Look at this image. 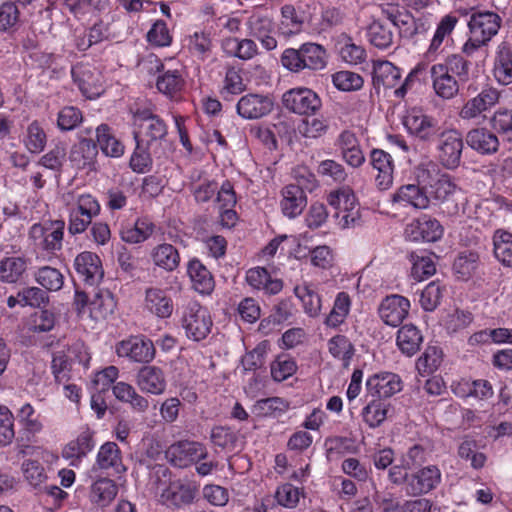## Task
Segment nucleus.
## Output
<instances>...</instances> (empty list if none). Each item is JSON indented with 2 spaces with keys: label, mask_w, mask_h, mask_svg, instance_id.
Masks as SVG:
<instances>
[{
  "label": "nucleus",
  "mask_w": 512,
  "mask_h": 512,
  "mask_svg": "<svg viewBox=\"0 0 512 512\" xmlns=\"http://www.w3.org/2000/svg\"><path fill=\"white\" fill-rule=\"evenodd\" d=\"M303 20L296 12L293 5H284L281 8L280 32L285 36H291L302 30Z\"/></svg>",
  "instance_id": "nucleus-53"
},
{
  "label": "nucleus",
  "mask_w": 512,
  "mask_h": 512,
  "mask_svg": "<svg viewBox=\"0 0 512 512\" xmlns=\"http://www.w3.org/2000/svg\"><path fill=\"white\" fill-rule=\"evenodd\" d=\"M443 361V352L437 346H428L425 352L417 359L416 369L422 376L438 369Z\"/></svg>",
  "instance_id": "nucleus-49"
},
{
  "label": "nucleus",
  "mask_w": 512,
  "mask_h": 512,
  "mask_svg": "<svg viewBox=\"0 0 512 512\" xmlns=\"http://www.w3.org/2000/svg\"><path fill=\"white\" fill-rule=\"evenodd\" d=\"M246 280L255 289L263 290L266 294H278L283 288L279 278H273L263 267L251 268L246 273Z\"/></svg>",
  "instance_id": "nucleus-24"
},
{
  "label": "nucleus",
  "mask_w": 512,
  "mask_h": 512,
  "mask_svg": "<svg viewBox=\"0 0 512 512\" xmlns=\"http://www.w3.org/2000/svg\"><path fill=\"white\" fill-rule=\"evenodd\" d=\"M140 135L134 132V139L136 141V147L130 158V168L136 173L147 172L152 165V158L144 146V139L139 138Z\"/></svg>",
  "instance_id": "nucleus-54"
},
{
  "label": "nucleus",
  "mask_w": 512,
  "mask_h": 512,
  "mask_svg": "<svg viewBox=\"0 0 512 512\" xmlns=\"http://www.w3.org/2000/svg\"><path fill=\"white\" fill-rule=\"evenodd\" d=\"M367 37L369 42L379 49H387L393 43L392 30L382 22L376 20L368 26Z\"/></svg>",
  "instance_id": "nucleus-50"
},
{
  "label": "nucleus",
  "mask_w": 512,
  "mask_h": 512,
  "mask_svg": "<svg viewBox=\"0 0 512 512\" xmlns=\"http://www.w3.org/2000/svg\"><path fill=\"white\" fill-rule=\"evenodd\" d=\"M370 163L377 171L375 182L380 190H388L393 184L394 161L392 156L381 149H373Z\"/></svg>",
  "instance_id": "nucleus-17"
},
{
  "label": "nucleus",
  "mask_w": 512,
  "mask_h": 512,
  "mask_svg": "<svg viewBox=\"0 0 512 512\" xmlns=\"http://www.w3.org/2000/svg\"><path fill=\"white\" fill-rule=\"evenodd\" d=\"M27 269L23 257H6L0 261V280L6 283L17 282Z\"/></svg>",
  "instance_id": "nucleus-45"
},
{
  "label": "nucleus",
  "mask_w": 512,
  "mask_h": 512,
  "mask_svg": "<svg viewBox=\"0 0 512 512\" xmlns=\"http://www.w3.org/2000/svg\"><path fill=\"white\" fill-rule=\"evenodd\" d=\"M401 78L399 68L385 60L373 61L372 83L376 90L381 86L393 88Z\"/></svg>",
  "instance_id": "nucleus-26"
},
{
  "label": "nucleus",
  "mask_w": 512,
  "mask_h": 512,
  "mask_svg": "<svg viewBox=\"0 0 512 512\" xmlns=\"http://www.w3.org/2000/svg\"><path fill=\"white\" fill-rule=\"evenodd\" d=\"M221 49L225 55L241 60H250L258 54V46L252 39L228 37L222 40Z\"/></svg>",
  "instance_id": "nucleus-29"
},
{
  "label": "nucleus",
  "mask_w": 512,
  "mask_h": 512,
  "mask_svg": "<svg viewBox=\"0 0 512 512\" xmlns=\"http://www.w3.org/2000/svg\"><path fill=\"white\" fill-rule=\"evenodd\" d=\"M403 124L411 134L421 139L428 138L434 126L429 117L423 114L421 110L415 108L407 112L403 119Z\"/></svg>",
  "instance_id": "nucleus-36"
},
{
  "label": "nucleus",
  "mask_w": 512,
  "mask_h": 512,
  "mask_svg": "<svg viewBox=\"0 0 512 512\" xmlns=\"http://www.w3.org/2000/svg\"><path fill=\"white\" fill-rule=\"evenodd\" d=\"M210 439L215 446L232 450L238 441V434L230 427L217 426L211 430Z\"/></svg>",
  "instance_id": "nucleus-63"
},
{
  "label": "nucleus",
  "mask_w": 512,
  "mask_h": 512,
  "mask_svg": "<svg viewBox=\"0 0 512 512\" xmlns=\"http://www.w3.org/2000/svg\"><path fill=\"white\" fill-rule=\"evenodd\" d=\"M480 255L476 251L460 252L453 261L452 272L457 281L468 282L480 267Z\"/></svg>",
  "instance_id": "nucleus-21"
},
{
  "label": "nucleus",
  "mask_w": 512,
  "mask_h": 512,
  "mask_svg": "<svg viewBox=\"0 0 512 512\" xmlns=\"http://www.w3.org/2000/svg\"><path fill=\"white\" fill-rule=\"evenodd\" d=\"M494 255L506 267H512V234L497 230L493 236Z\"/></svg>",
  "instance_id": "nucleus-47"
},
{
  "label": "nucleus",
  "mask_w": 512,
  "mask_h": 512,
  "mask_svg": "<svg viewBox=\"0 0 512 512\" xmlns=\"http://www.w3.org/2000/svg\"><path fill=\"white\" fill-rule=\"evenodd\" d=\"M396 341L400 351L411 357L419 351L423 336L415 325L405 324L398 330Z\"/></svg>",
  "instance_id": "nucleus-33"
},
{
  "label": "nucleus",
  "mask_w": 512,
  "mask_h": 512,
  "mask_svg": "<svg viewBox=\"0 0 512 512\" xmlns=\"http://www.w3.org/2000/svg\"><path fill=\"white\" fill-rule=\"evenodd\" d=\"M83 120L82 112L74 106L63 107L58 112L57 126L61 131L75 129Z\"/></svg>",
  "instance_id": "nucleus-64"
},
{
  "label": "nucleus",
  "mask_w": 512,
  "mask_h": 512,
  "mask_svg": "<svg viewBox=\"0 0 512 512\" xmlns=\"http://www.w3.org/2000/svg\"><path fill=\"white\" fill-rule=\"evenodd\" d=\"M468 145L481 154H494L498 151V137L486 128H476L468 132Z\"/></svg>",
  "instance_id": "nucleus-28"
},
{
  "label": "nucleus",
  "mask_w": 512,
  "mask_h": 512,
  "mask_svg": "<svg viewBox=\"0 0 512 512\" xmlns=\"http://www.w3.org/2000/svg\"><path fill=\"white\" fill-rule=\"evenodd\" d=\"M290 404L280 397H269L255 402L253 412L258 416L277 417L288 411Z\"/></svg>",
  "instance_id": "nucleus-46"
},
{
  "label": "nucleus",
  "mask_w": 512,
  "mask_h": 512,
  "mask_svg": "<svg viewBox=\"0 0 512 512\" xmlns=\"http://www.w3.org/2000/svg\"><path fill=\"white\" fill-rule=\"evenodd\" d=\"M274 102L268 95L249 93L242 96L236 105L240 117L247 120L260 119L272 112Z\"/></svg>",
  "instance_id": "nucleus-9"
},
{
  "label": "nucleus",
  "mask_w": 512,
  "mask_h": 512,
  "mask_svg": "<svg viewBox=\"0 0 512 512\" xmlns=\"http://www.w3.org/2000/svg\"><path fill=\"white\" fill-rule=\"evenodd\" d=\"M184 78L178 70H167L158 75L156 87L165 96L177 98L184 88Z\"/></svg>",
  "instance_id": "nucleus-37"
},
{
  "label": "nucleus",
  "mask_w": 512,
  "mask_h": 512,
  "mask_svg": "<svg viewBox=\"0 0 512 512\" xmlns=\"http://www.w3.org/2000/svg\"><path fill=\"white\" fill-rule=\"evenodd\" d=\"M440 471L435 466H428L410 475L408 485H405L407 495L417 496L428 493L440 481Z\"/></svg>",
  "instance_id": "nucleus-18"
},
{
  "label": "nucleus",
  "mask_w": 512,
  "mask_h": 512,
  "mask_svg": "<svg viewBox=\"0 0 512 512\" xmlns=\"http://www.w3.org/2000/svg\"><path fill=\"white\" fill-rule=\"evenodd\" d=\"M116 352L119 357H127L132 361L148 363L155 356V348L150 339L143 336H131L118 343Z\"/></svg>",
  "instance_id": "nucleus-8"
},
{
  "label": "nucleus",
  "mask_w": 512,
  "mask_h": 512,
  "mask_svg": "<svg viewBox=\"0 0 512 512\" xmlns=\"http://www.w3.org/2000/svg\"><path fill=\"white\" fill-rule=\"evenodd\" d=\"M281 209L285 216L295 218L307 205V198L300 184H290L282 190Z\"/></svg>",
  "instance_id": "nucleus-20"
},
{
  "label": "nucleus",
  "mask_w": 512,
  "mask_h": 512,
  "mask_svg": "<svg viewBox=\"0 0 512 512\" xmlns=\"http://www.w3.org/2000/svg\"><path fill=\"white\" fill-rule=\"evenodd\" d=\"M180 322L186 336L194 341L205 339L213 324L208 310L196 301H189L181 308Z\"/></svg>",
  "instance_id": "nucleus-3"
},
{
  "label": "nucleus",
  "mask_w": 512,
  "mask_h": 512,
  "mask_svg": "<svg viewBox=\"0 0 512 512\" xmlns=\"http://www.w3.org/2000/svg\"><path fill=\"white\" fill-rule=\"evenodd\" d=\"M196 496V489L180 482L171 483L161 494L164 504L174 508H184L190 505Z\"/></svg>",
  "instance_id": "nucleus-22"
},
{
  "label": "nucleus",
  "mask_w": 512,
  "mask_h": 512,
  "mask_svg": "<svg viewBox=\"0 0 512 512\" xmlns=\"http://www.w3.org/2000/svg\"><path fill=\"white\" fill-rule=\"evenodd\" d=\"M327 345L329 353L341 361L343 367L348 368L355 353L352 342L344 335H336L328 341Z\"/></svg>",
  "instance_id": "nucleus-43"
},
{
  "label": "nucleus",
  "mask_w": 512,
  "mask_h": 512,
  "mask_svg": "<svg viewBox=\"0 0 512 512\" xmlns=\"http://www.w3.org/2000/svg\"><path fill=\"white\" fill-rule=\"evenodd\" d=\"M65 223L62 220L35 223L29 230V237L35 246L54 252L62 249Z\"/></svg>",
  "instance_id": "nucleus-4"
},
{
  "label": "nucleus",
  "mask_w": 512,
  "mask_h": 512,
  "mask_svg": "<svg viewBox=\"0 0 512 512\" xmlns=\"http://www.w3.org/2000/svg\"><path fill=\"white\" fill-rule=\"evenodd\" d=\"M110 469L117 474H123L127 471L120 448L115 442L108 441L100 446L95 463L89 471V478H94L98 471Z\"/></svg>",
  "instance_id": "nucleus-7"
},
{
  "label": "nucleus",
  "mask_w": 512,
  "mask_h": 512,
  "mask_svg": "<svg viewBox=\"0 0 512 512\" xmlns=\"http://www.w3.org/2000/svg\"><path fill=\"white\" fill-rule=\"evenodd\" d=\"M445 286L437 282L429 283L421 293L420 304L426 311L435 310L441 302Z\"/></svg>",
  "instance_id": "nucleus-61"
},
{
  "label": "nucleus",
  "mask_w": 512,
  "mask_h": 512,
  "mask_svg": "<svg viewBox=\"0 0 512 512\" xmlns=\"http://www.w3.org/2000/svg\"><path fill=\"white\" fill-rule=\"evenodd\" d=\"M333 85L340 91L352 92L360 90L364 85L363 77L348 70L338 71L331 76Z\"/></svg>",
  "instance_id": "nucleus-55"
},
{
  "label": "nucleus",
  "mask_w": 512,
  "mask_h": 512,
  "mask_svg": "<svg viewBox=\"0 0 512 512\" xmlns=\"http://www.w3.org/2000/svg\"><path fill=\"white\" fill-rule=\"evenodd\" d=\"M92 480L90 487V500L91 502L100 505H109L118 493V487L116 483L108 477H99L98 473Z\"/></svg>",
  "instance_id": "nucleus-25"
},
{
  "label": "nucleus",
  "mask_w": 512,
  "mask_h": 512,
  "mask_svg": "<svg viewBox=\"0 0 512 512\" xmlns=\"http://www.w3.org/2000/svg\"><path fill=\"white\" fill-rule=\"evenodd\" d=\"M448 36V15L442 17L427 51L424 54L428 62H436L440 56L441 62L435 63L429 70L430 79L436 97L442 103L448 99V56L443 55L445 46L443 42Z\"/></svg>",
  "instance_id": "nucleus-1"
},
{
  "label": "nucleus",
  "mask_w": 512,
  "mask_h": 512,
  "mask_svg": "<svg viewBox=\"0 0 512 512\" xmlns=\"http://www.w3.org/2000/svg\"><path fill=\"white\" fill-rule=\"evenodd\" d=\"M137 385L142 392L160 395L165 391L166 380L163 371L155 366H144L137 374Z\"/></svg>",
  "instance_id": "nucleus-23"
},
{
  "label": "nucleus",
  "mask_w": 512,
  "mask_h": 512,
  "mask_svg": "<svg viewBox=\"0 0 512 512\" xmlns=\"http://www.w3.org/2000/svg\"><path fill=\"white\" fill-rule=\"evenodd\" d=\"M493 72L500 84L512 83V47L507 42H502L498 47Z\"/></svg>",
  "instance_id": "nucleus-35"
},
{
  "label": "nucleus",
  "mask_w": 512,
  "mask_h": 512,
  "mask_svg": "<svg viewBox=\"0 0 512 512\" xmlns=\"http://www.w3.org/2000/svg\"><path fill=\"white\" fill-rule=\"evenodd\" d=\"M403 388L400 376L391 372H381L370 376L366 381L367 396L381 400L392 397Z\"/></svg>",
  "instance_id": "nucleus-10"
},
{
  "label": "nucleus",
  "mask_w": 512,
  "mask_h": 512,
  "mask_svg": "<svg viewBox=\"0 0 512 512\" xmlns=\"http://www.w3.org/2000/svg\"><path fill=\"white\" fill-rule=\"evenodd\" d=\"M410 306V301L406 297L392 294L381 301L378 314L386 325L397 327L408 316Z\"/></svg>",
  "instance_id": "nucleus-11"
},
{
  "label": "nucleus",
  "mask_w": 512,
  "mask_h": 512,
  "mask_svg": "<svg viewBox=\"0 0 512 512\" xmlns=\"http://www.w3.org/2000/svg\"><path fill=\"white\" fill-rule=\"evenodd\" d=\"M443 227L436 219L422 216L413 220L405 228V238L412 242H434L443 235Z\"/></svg>",
  "instance_id": "nucleus-12"
},
{
  "label": "nucleus",
  "mask_w": 512,
  "mask_h": 512,
  "mask_svg": "<svg viewBox=\"0 0 512 512\" xmlns=\"http://www.w3.org/2000/svg\"><path fill=\"white\" fill-rule=\"evenodd\" d=\"M283 105L299 115L314 114L321 108V99L308 88H294L283 94Z\"/></svg>",
  "instance_id": "nucleus-6"
},
{
  "label": "nucleus",
  "mask_w": 512,
  "mask_h": 512,
  "mask_svg": "<svg viewBox=\"0 0 512 512\" xmlns=\"http://www.w3.org/2000/svg\"><path fill=\"white\" fill-rule=\"evenodd\" d=\"M36 281L49 291H58L62 288L64 277L61 272L53 267H41L35 274Z\"/></svg>",
  "instance_id": "nucleus-58"
},
{
  "label": "nucleus",
  "mask_w": 512,
  "mask_h": 512,
  "mask_svg": "<svg viewBox=\"0 0 512 512\" xmlns=\"http://www.w3.org/2000/svg\"><path fill=\"white\" fill-rule=\"evenodd\" d=\"M96 155L97 143L91 139H82L71 153L72 160L77 161L78 167L89 165Z\"/></svg>",
  "instance_id": "nucleus-62"
},
{
  "label": "nucleus",
  "mask_w": 512,
  "mask_h": 512,
  "mask_svg": "<svg viewBox=\"0 0 512 512\" xmlns=\"http://www.w3.org/2000/svg\"><path fill=\"white\" fill-rule=\"evenodd\" d=\"M97 145L105 156L120 158L124 155L125 146L116 138L112 129L107 124H100L96 128Z\"/></svg>",
  "instance_id": "nucleus-32"
},
{
  "label": "nucleus",
  "mask_w": 512,
  "mask_h": 512,
  "mask_svg": "<svg viewBox=\"0 0 512 512\" xmlns=\"http://www.w3.org/2000/svg\"><path fill=\"white\" fill-rule=\"evenodd\" d=\"M448 167L442 163H430L426 169L425 182L428 193L437 200L448 198Z\"/></svg>",
  "instance_id": "nucleus-15"
},
{
  "label": "nucleus",
  "mask_w": 512,
  "mask_h": 512,
  "mask_svg": "<svg viewBox=\"0 0 512 512\" xmlns=\"http://www.w3.org/2000/svg\"><path fill=\"white\" fill-rule=\"evenodd\" d=\"M500 95L495 89H487L478 96L469 100L462 108L460 115L464 119L474 118L481 112L486 111L496 105Z\"/></svg>",
  "instance_id": "nucleus-30"
},
{
  "label": "nucleus",
  "mask_w": 512,
  "mask_h": 512,
  "mask_svg": "<svg viewBox=\"0 0 512 512\" xmlns=\"http://www.w3.org/2000/svg\"><path fill=\"white\" fill-rule=\"evenodd\" d=\"M144 310L160 319L169 318L174 311L173 301L166 290L149 287L145 290Z\"/></svg>",
  "instance_id": "nucleus-14"
},
{
  "label": "nucleus",
  "mask_w": 512,
  "mask_h": 512,
  "mask_svg": "<svg viewBox=\"0 0 512 512\" xmlns=\"http://www.w3.org/2000/svg\"><path fill=\"white\" fill-rule=\"evenodd\" d=\"M294 294L301 301L303 310L309 317L316 318L321 314L322 299L312 285H298L294 288Z\"/></svg>",
  "instance_id": "nucleus-39"
},
{
  "label": "nucleus",
  "mask_w": 512,
  "mask_h": 512,
  "mask_svg": "<svg viewBox=\"0 0 512 512\" xmlns=\"http://www.w3.org/2000/svg\"><path fill=\"white\" fill-rule=\"evenodd\" d=\"M71 73L74 82L87 98L93 99L102 93L101 75L97 70L79 65L73 67Z\"/></svg>",
  "instance_id": "nucleus-16"
},
{
  "label": "nucleus",
  "mask_w": 512,
  "mask_h": 512,
  "mask_svg": "<svg viewBox=\"0 0 512 512\" xmlns=\"http://www.w3.org/2000/svg\"><path fill=\"white\" fill-rule=\"evenodd\" d=\"M339 53L343 61L351 65H357L364 61L366 52L360 45L355 44L348 36H343L338 41Z\"/></svg>",
  "instance_id": "nucleus-56"
},
{
  "label": "nucleus",
  "mask_w": 512,
  "mask_h": 512,
  "mask_svg": "<svg viewBox=\"0 0 512 512\" xmlns=\"http://www.w3.org/2000/svg\"><path fill=\"white\" fill-rule=\"evenodd\" d=\"M467 24L470 29L471 37L464 44L463 50L466 53H471L481 45L486 44L497 34L501 25V18L494 12H478L471 16Z\"/></svg>",
  "instance_id": "nucleus-2"
},
{
  "label": "nucleus",
  "mask_w": 512,
  "mask_h": 512,
  "mask_svg": "<svg viewBox=\"0 0 512 512\" xmlns=\"http://www.w3.org/2000/svg\"><path fill=\"white\" fill-rule=\"evenodd\" d=\"M297 371L295 360L288 355H279L271 363V376L277 382H282Z\"/></svg>",
  "instance_id": "nucleus-59"
},
{
  "label": "nucleus",
  "mask_w": 512,
  "mask_h": 512,
  "mask_svg": "<svg viewBox=\"0 0 512 512\" xmlns=\"http://www.w3.org/2000/svg\"><path fill=\"white\" fill-rule=\"evenodd\" d=\"M95 446L93 434L86 430L70 441L62 450V456L66 459L80 460L88 455Z\"/></svg>",
  "instance_id": "nucleus-38"
},
{
  "label": "nucleus",
  "mask_w": 512,
  "mask_h": 512,
  "mask_svg": "<svg viewBox=\"0 0 512 512\" xmlns=\"http://www.w3.org/2000/svg\"><path fill=\"white\" fill-rule=\"evenodd\" d=\"M408 258L412 265L411 276L416 281H422L435 273V264L426 252H411Z\"/></svg>",
  "instance_id": "nucleus-44"
},
{
  "label": "nucleus",
  "mask_w": 512,
  "mask_h": 512,
  "mask_svg": "<svg viewBox=\"0 0 512 512\" xmlns=\"http://www.w3.org/2000/svg\"><path fill=\"white\" fill-rule=\"evenodd\" d=\"M249 35L257 38L266 50L277 47V40L271 35L274 30L273 20L268 13L254 12L246 22Z\"/></svg>",
  "instance_id": "nucleus-13"
},
{
  "label": "nucleus",
  "mask_w": 512,
  "mask_h": 512,
  "mask_svg": "<svg viewBox=\"0 0 512 512\" xmlns=\"http://www.w3.org/2000/svg\"><path fill=\"white\" fill-rule=\"evenodd\" d=\"M207 456V448L202 443L195 441H179L172 444L167 450L168 459L179 468H186L205 460Z\"/></svg>",
  "instance_id": "nucleus-5"
},
{
  "label": "nucleus",
  "mask_w": 512,
  "mask_h": 512,
  "mask_svg": "<svg viewBox=\"0 0 512 512\" xmlns=\"http://www.w3.org/2000/svg\"><path fill=\"white\" fill-rule=\"evenodd\" d=\"M155 225L148 218H139L134 224L122 225L121 239L130 244H137L147 240L154 232Z\"/></svg>",
  "instance_id": "nucleus-34"
},
{
  "label": "nucleus",
  "mask_w": 512,
  "mask_h": 512,
  "mask_svg": "<svg viewBox=\"0 0 512 512\" xmlns=\"http://www.w3.org/2000/svg\"><path fill=\"white\" fill-rule=\"evenodd\" d=\"M74 266L82 280L91 286L99 283L104 275L100 258L89 251L80 253L75 258Z\"/></svg>",
  "instance_id": "nucleus-19"
},
{
  "label": "nucleus",
  "mask_w": 512,
  "mask_h": 512,
  "mask_svg": "<svg viewBox=\"0 0 512 512\" xmlns=\"http://www.w3.org/2000/svg\"><path fill=\"white\" fill-rule=\"evenodd\" d=\"M395 203L411 205L415 209H425L428 207L429 199L416 185H405L393 195Z\"/></svg>",
  "instance_id": "nucleus-42"
},
{
  "label": "nucleus",
  "mask_w": 512,
  "mask_h": 512,
  "mask_svg": "<svg viewBox=\"0 0 512 512\" xmlns=\"http://www.w3.org/2000/svg\"><path fill=\"white\" fill-rule=\"evenodd\" d=\"M302 52V61L306 69L320 70L326 65V52L324 48L316 43H305L300 46Z\"/></svg>",
  "instance_id": "nucleus-51"
},
{
  "label": "nucleus",
  "mask_w": 512,
  "mask_h": 512,
  "mask_svg": "<svg viewBox=\"0 0 512 512\" xmlns=\"http://www.w3.org/2000/svg\"><path fill=\"white\" fill-rule=\"evenodd\" d=\"M140 123V134L142 139L146 138L147 143L163 139L167 134L166 124L159 116L149 111H142L137 114Z\"/></svg>",
  "instance_id": "nucleus-27"
},
{
  "label": "nucleus",
  "mask_w": 512,
  "mask_h": 512,
  "mask_svg": "<svg viewBox=\"0 0 512 512\" xmlns=\"http://www.w3.org/2000/svg\"><path fill=\"white\" fill-rule=\"evenodd\" d=\"M47 136L38 121L31 122L24 138L25 147L31 153H40L46 146Z\"/></svg>",
  "instance_id": "nucleus-57"
},
{
  "label": "nucleus",
  "mask_w": 512,
  "mask_h": 512,
  "mask_svg": "<svg viewBox=\"0 0 512 512\" xmlns=\"http://www.w3.org/2000/svg\"><path fill=\"white\" fill-rule=\"evenodd\" d=\"M327 202L335 209V212H343L357 207L355 194L349 187L331 191L327 196Z\"/></svg>",
  "instance_id": "nucleus-52"
},
{
  "label": "nucleus",
  "mask_w": 512,
  "mask_h": 512,
  "mask_svg": "<svg viewBox=\"0 0 512 512\" xmlns=\"http://www.w3.org/2000/svg\"><path fill=\"white\" fill-rule=\"evenodd\" d=\"M390 409V404L378 398H371V400L362 409L363 421L370 428L379 427L387 418V413Z\"/></svg>",
  "instance_id": "nucleus-41"
},
{
  "label": "nucleus",
  "mask_w": 512,
  "mask_h": 512,
  "mask_svg": "<svg viewBox=\"0 0 512 512\" xmlns=\"http://www.w3.org/2000/svg\"><path fill=\"white\" fill-rule=\"evenodd\" d=\"M187 273L197 292L208 295L213 291L215 286L213 276L198 259L189 261Z\"/></svg>",
  "instance_id": "nucleus-31"
},
{
  "label": "nucleus",
  "mask_w": 512,
  "mask_h": 512,
  "mask_svg": "<svg viewBox=\"0 0 512 512\" xmlns=\"http://www.w3.org/2000/svg\"><path fill=\"white\" fill-rule=\"evenodd\" d=\"M153 263L166 270L174 271L180 263V256L177 249L171 244H160L151 251Z\"/></svg>",
  "instance_id": "nucleus-40"
},
{
  "label": "nucleus",
  "mask_w": 512,
  "mask_h": 512,
  "mask_svg": "<svg viewBox=\"0 0 512 512\" xmlns=\"http://www.w3.org/2000/svg\"><path fill=\"white\" fill-rule=\"evenodd\" d=\"M350 307L351 300L349 295L345 292L338 293L334 300L333 308L325 317L324 323L328 327H338L345 321L347 315L349 314Z\"/></svg>",
  "instance_id": "nucleus-48"
},
{
  "label": "nucleus",
  "mask_w": 512,
  "mask_h": 512,
  "mask_svg": "<svg viewBox=\"0 0 512 512\" xmlns=\"http://www.w3.org/2000/svg\"><path fill=\"white\" fill-rule=\"evenodd\" d=\"M114 308L115 302L109 292L97 294L89 303L90 313L95 319H105L113 313Z\"/></svg>",
  "instance_id": "nucleus-60"
}]
</instances>
